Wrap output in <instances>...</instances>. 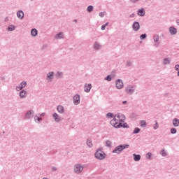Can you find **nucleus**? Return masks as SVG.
<instances>
[{
    "label": "nucleus",
    "mask_w": 179,
    "mask_h": 179,
    "mask_svg": "<svg viewBox=\"0 0 179 179\" xmlns=\"http://www.w3.org/2000/svg\"><path fill=\"white\" fill-rule=\"evenodd\" d=\"M125 122V115L122 113H117L113 116V120L110 122V125L117 129V126L122 122Z\"/></svg>",
    "instance_id": "f257e3e1"
},
{
    "label": "nucleus",
    "mask_w": 179,
    "mask_h": 179,
    "mask_svg": "<svg viewBox=\"0 0 179 179\" xmlns=\"http://www.w3.org/2000/svg\"><path fill=\"white\" fill-rule=\"evenodd\" d=\"M129 148V145L128 144H123L117 145L115 148V149L112 151V153H116L117 155H120L121 152L125 149H128Z\"/></svg>",
    "instance_id": "f03ea898"
},
{
    "label": "nucleus",
    "mask_w": 179,
    "mask_h": 179,
    "mask_svg": "<svg viewBox=\"0 0 179 179\" xmlns=\"http://www.w3.org/2000/svg\"><path fill=\"white\" fill-rule=\"evenodd\" d=\"M136 89V85H129L125 87L124 92L128 96H132L135 93Z\"/></svg>",
    "instance_id": "7ed1b4c3"
},
{
    "label": "nucleus",
    "mask_w": 179,
    "mask_h": 179,
    "mask_svg": "<svg viewBox=\"0 0 179 179\" xmlns=\"http://www.w3.org/2000/svg\"><path fill=\"white\" fill-rule=\"evenodd\" d=\"M94 156L98 160H104V159H106V153L100 149L96 150Z\"/></svg>",
    "instance_id": "20e7f679"
},
{
    "label": "nucleus",
    "mask_w": 179,
    "mask_h": 179,
    "mask_svg": "<svg viewBox=\"0 0 179 179\" xmlns=\"http://www.w3.org/2000/svg\"><path fill=\"white\" fill-rule=\"evenodd\" d=\"M73 171L76 174H80L83 171V166L80 164H76L73 166Z\"/></svg>",
    "instance_id": "39448f33"
},
{
    "label": "nucleus",
    "mask_w": 179,
    "mask_h": 179,
    "mask_svg": "<svg viewBox=\"0 0 179 179\" xmlns=\"http://www.w3.org/2000/svg\"><path fill=\"white\" fill-rule=\"evenodd\" d=\"M34 117V110H28L24 115L25 120H31Z\"/></svg>",
    "instance_id": "423d86ee"
},
{
    "label": "nucleus",
    "mask_w": 179,
    "mask_h": 179,
    "mask_svg": "<svg viewBox=\"0 0 179 179\" xmlns=\"http://www.w3.org/2000/svg\"><path fill=\"white\" fill-rule=\"evenodd\" d=\"M26 86H27V83L26 81H22L20 83L19 86H17L15 87V90L17 92H20L23 90V89H24Z\"/></svg>",
    "instance_id": "0eeeda50"
},
{
    "label": "nucleus",
    "mask_w": 179,
    "mask_h": 179,
    "mask_svg": "<svg viewBox=\"0 0 179 179\" xmlns=\"http://www.w3.org/2000/svg\"><path fill=\"white\" fill-rule=\"evenodd\" d=\"M115 87L119 90L124 88V82H122V80L117 79L115 81Z\"/></svg>",
    "instance_id": "6e6552de"
},
{
    "label": "nucleus",
    "mask_w": 179,
    "mask_h": 179,
    "mask_svg": "<svg viewBox=\"0 0 179 179\" xmlns=\"http://www.w3.org/2000/svg\"><path fill=\"white\" fill-rule=\"evenodd\" d=\"M73 101L74 106H78V104H80V96L79 94L74 95L73 98Z\"/></svg>",
    "instance_id": "1a4fd4ad"
},
{
    "label": "nucleus",
    "mask_w": 179,
    "mask_h": 179,
    "mask_svg": "<svg viewBox=\"0 0 179 179\" xmlns=\"http://www.w3.org/2000/svg\"><path fill=\"white\" fill-rule=\"evenodd\" d=\"M139 29H141V24H139V22L135 21L133 22L132 24V29L134 31H138Z\"/></svg>",
    "instance_id": "9d476101"
},
{
    "label": "nucleus",
    "mask_w": 179,
    "mask_h": 179,
    "mask_svg": "<svg viewBox=\"0 0 179 179\" xmlns=\"http://www.w3.org/2000/svg\"><path fill=\"white\" fill-rule=\"evenodd\" d=\"M93 48L95 51H100V50L103 48V45L98 41H95L93 44Z\"/></svg>",
    "instance_id": "9b49d317"
},
{
    "label": "nucleus",
    "mask_w": 179,
    "mask_h": 179,
    "mask_svg": "<svg viewBox=\"0 0 179 179\" xmlns=\"http://www.w3.org/2000/svg\"><path fill=\"white\" fill-rule=\"evenodd\" d=\"M46 79L48 82H52V79H54V71H50L47 73Z\"/></svg>",
    "instance_id": "f8f14e48"
},
{
    "label": "nucleus",
    "mask_w": 179,
    "mask_h": 179,
    "mask_svg": "<svg viewBox=\"0 0 179 179\" xmlns=\"http://www.w3.org/2000/svg\"><path fill=\"white\" fill-rule=\"evenodd\" d=\"M52 118L54 119L55 122H60L61 120H62V118L59 115H57V113H54L52 114Z\"/></svg>",
    "instance_id": "ddd939ff"
},
{
    "label": "nucleus",
    "mask_w": 179,
    "mask_h": 179,
    "mask_svg": "<svg viewBox=\"0 0 179 179\" xmlns=\"http://www.w3.org/2000/svg\"><path fill=\"white\" fill-rule=\"evenodd\" d=\"M26 96H27V91L22 90L19 93V96L20 99H26Z\"/></svg>",
    "instance_id": "4468645a"
},
{
    "label": "nucleus",
    "mask_w": 179,
    "mask_h": 179,
    "mask_svg": "<svg viewBox=\"0 0 179 179\" xmlns=\"http://www.w3.org/2000/svg\"><path fill=\"white\" fill-rule=\"evenodd\" d=\"M92 90V84H85L84 85V91L85 93H89Z\"/></svg>",
    "instance_id": "2eb2a0df"
},
{
    "label": "nucleus",
    "mask_w": 179,
    "mask_h": 179,
    "mask_svg": "<svg viewBox=\"0 0 179 179\" xmlns=\"http://www.w3.org/2000/svg\"><path fill=\"white\" fill-rule=\"evenodd\" d=\"M169 33L171 36H175V34H177V29L174 27H170Z\"/></svg>",
    "instance_id": "dca6fc26"
},
{
    "label": "nucleus",
    "mask_w": 179,
    "mask_h": 179,
    "mask_svg": "<svg viewBox=\"0 0 179 179\" xmlns=\"http://www.w3.org/2000/svg\"><path fill=\"white\" fill-rule=\"evenodd\" d=\"M17 17H18V19H23L24 17V13L23 12V10H18L17 12Z\"/></svg>",
    "instance_id": "f3484780"
},
{
    "label": "nucleus",
    "mask_w": 179,
    "mask_h": 179,
    "mask_svg": "<svg viewBox=\"0 0 179 179\" xmlns=\"http://www.w3.org/2000/svg\"><path fill=\"white\" fill-rule=\"evenodd\" d=\"M57 110L58 111V113H59V114H64V111H65V108H64V106L59 105L57 107Z\"/></svg>",
    "instance_id": "a211bd4d"
},
{
    "label": "nucleus",
    "mask_w": 179,
    "mask_h": 179,
    "mask_svg": "<svg viewBox=\"0 0 179 179\" xmlns=\"http://www.w3.org/2000/svg\"><path fill=\"white\" fill-rule=\"evenodd\" d=\"M37 34H38V31L36 28H34L31 30V36L32 37H36Z\"/></svg>",
    "instance_id": "6ab92c4d"
},
{
    "label": "nucleus",
    "mask_w": 179,
    "mask_h": 179,
    "mask_svg": "<svg viewBox=\"0 0 179 179\" xmlns=\"http://www.w3.org/2000/svg\"><path fill=\"white\" fill-rule=\"evenodd\" d=\"M117 129L118 128H129V125H128L127 123H120L117 127Z\"/></svg>",
    "instance_id": "aec40b11"
},
{
    "label": "nucleus",
    "mask_w": 179,
    "mask_h": 179,
    "mask_svg": "<svg viewBox=\"0 0 179 179\" xmlns=\"http://www.w3.org/2000/svg\"><path fill=\"white\" fill-rule=\"evenodd\" d=\"M145 13H146L145 11V8H142L141 9L138 10V11H137V15L138 16H141L142 17V16H143L145 15Z\"/></svg>",
    "instance_id": "412c9836"
},
{
    "label": "nucleus",
    "mask_w": 179,
    "mask_h": 179,
    "mask_svg": "<svg viewBox=\"0 0 179 179\" xmlns=\"http://www.w3.org/2000/svg\"><path fill=\"white\" fill-rule=\"evenodd\" d=\"M15 29H16V26L13 24L9 25L7 28L8 31H13Z\"/></svg>",
    "instance_id": "4be33fe9"
},
{
    "label": "nucleus",
    "mask_w": 179,
    "mask_h": 179,
    "mask_svg": "<svg viewBox=\"0 0 179 179\" xmlns=\"http://www.w3.org/2000/svg\"><path fill=\"white\" fill-rule=\"evenodd\" d=\"M55 76L57 79H61V78L64 76V73L61 71H57V73L55 74Z\"/></svg>",
    "instance_id": "5701e85b"
},
{
    "label": "nucleus",
    "mask_w": 179,
    "mask_h": 179,
    "mask_svg": "<svg viewBox=\"0 0 179 179\" xmlns=\"http://www.w3.org/2000/svg\"><path fill=\"white\" fill-rule=\"evenodd\" d=\"M133 157L135 162H139L141 160V155L133 154Z\"/></svg>",
    "instance_id": "b1692460"
},
{
    "label": "nucleus",
    "mask_w": 179,
    "mask_h": 179,
    "mask_svg": "<svg viewBox=\"0 0 179 179\" xmlns=\"http://www.w3.org/2000/svg\"><path fill=\"white\" fill-rule=\"evenodd\" d=\"M173 127H179V120L177 118H174L173 120Z\"/></svg>",
    "instance_id": "393cba45"
},
{
    "label": "nucleus",
    "mask_w": 179,
    "mask_h": 179,
    "mask_svg": "<svg viewBox=\"0 0 179 179\" xmlns=\"http://www.w3.org/2000/svg\"><path fill=\"white\" fill-rule=\"evenodd\" d=\"M64 38V34L62 32H59L55 36V38L56 40H58L59 38Z\"/></svg>",
    "instance_id": "a878e982"
},
{
    "label": "nucleus",
    "mask_w": 179,
    "mask_h": 179,
    "mask_svg": "<svg viewBox=\"0 0 179 179\" xmlns=\"http://www.w3.org/2000/svg\"><path fill=\"white\" fill-rule=\"evenodd\" d=\"M34 119L35 122H36V124H38L40 122V121H43V119L37 115H35L34 117Z\"/></svg>",
    "instance_id": "bb28decb"
},
{
    "label": "nucleus",
    "mask_w": 179,
    "mask_h": 179,
    "mask_svg": "<svg viewBox=\"0 0 179 179\" xmlns=\"http://www.w3.org/2000/svg\"><path fill=\"white\" fill-rule=\"evenodd\" d=\"M86 144L88 146V148H93V143L92 142V140L87 139Z\"/></svg>",
    "instance_id": "cd10ccee"
},
{
    "label": "nucleus",
    "mask_w": 179,
    "mask_h": 179,
    "mask_svg": "<svg viewBox=\"0 0 179 179\" xmlns=\"http://www.w3.org/2000/svg\"><path fill=\"white\" fill-rule=\"evenodd\" d=\"M163 64L164 65H170V59L169 58H164L163 59Z\"/></svg>",
    "instance_id": "c85d7f7f"
},
{
    "label": "nucleus",
    "mask_w": 179,
    "mask_h": 179,
    "mask_svg": "<svg viewBox=\"0 0 179 179\" xmlns=\"http://www.w3.org/2000/svg\"><path fill=\"white\" fill-rule=\"evenodd\" d=\"M153 40L155 43H159V40H160V38L159 37V34H155L153 36Z\"/></svg>",
    "instance_id": "c756f323"
},
{
    "label": "nucleus",
    "mask_w": 179,
    "mask_h": 179,
    "mask_svg": "<svg viewBox=\"0 0 179 179\" xmlns=\"http://www.w3.org/2000/svg\"><path fill=\"white\" fill-rule=\"evenodd\" d=\"M134 65V62L131 61V60H127L126 62V66L127 68H129V66H132Z\"/></svg>",
    "instance_id": "7c9ffc66"
},
{
    "label": "nucleus",
    "mask_w": 179,
    "mask_h": 179,
    "mask_svg": "<svg viewBox=\"0 0 179 179\" xmlns=\"http://www.w3.org/2000/svg\"><path fill=\"white\" fill-rule=\"evenodd\" d=\"M112 142L110 140H106V143H105V146H106V148H111V145H112Z\"/></svg>",
    "instance_id": "2f4dec72"
},
{
    "label": "nucleus",
    "mask_w": 179,
    "mask_h": 179,
    "mask_svg": "<svg viewBox=\"0 0 179 179\" xmlns=\"http://www.w3.org/2000/svg\"><path fill=\"white\" fill-rule=\"evenodd\" d=\"M106 118H114V113H108L106 114Z\"/></svg>",
    "instance_id": "473e14b6"
},
{
    "label": "nucleus",
    "mask_w": 179,
    "mask_h": 179,
    "mask_svg": "<svg viewBox=\"0 0 179 179\" xmlns=\"http://www.w3.org/2000/svg\"><path fill=\"white\" fill-rule=\"evenodd\" d=\"M87 10L89 13H91V12H93V6H88L87 8Z\"/></svg>",
    "instance_id": "72a5a7b5"
},
{
    "label": "nucleus",
    "mask_w": 179,
    "mask_h": 179,
    "mask_svg": "<svg viewBox=\"0 0 179 179\" xmlns=\"http://www.w3.org/2000/svg\"><path fill=\"white\" fill-rule=\"evenodd\" d=\"M140 124H141V127H142V128L146 127V121H145V120H141V121L140 122Z\"/></svg>",
    "instance_id": "f704fd0d"
},
{
    "label": "nucleus",
    "mask_w": 179,
    "mask_h": 179,
    "mask_svg": "<svg viewBox=\"0 0 179 179\" xmlns=\"http://www.w3.org/2000/svg\"><path fill=\"white\" fill-rule=\"evenodd\" d=\"M141 132V129L139 127H136L133 131L134 134H139Z\"/></svg>",
    "instance_id": "c9c22d12"
},
{
    "label": "nucleus",
    "mask_w": 179,
    "mask_h": 179,
    "mask_svg": "<svg viewBox=\"0 0 179 179\" xmlns=\"http://www.w3.org/2000/svg\"><path fill=\"white\" fill-rule=\"evenodd\" d=\"M171 134H172V135H174L176 134H177V129L173 127L171 129Z\"/></svg>",
    "instance_id": "e433bc0d"
},
{
    "label": "nucleus",
    "mask_w": 179,
    "mask_h": 179,
    "mask_svg": "<svg viewBox=\"0 0 179 179\" xmlns=\"http://www.w3.org/2000/svg\"><path fill=\"white\" fill-rule=\"evenodd\" d=\"M146 159H148V160L152 159V152H148L146 154Z\"/></svg>",
    "instance_id": "4c0bfd02"
},
{
    "label": "nucleus",
    "mask_w": 179,
    "mask_h": 179,
    "mask_svg": "<svg viewBox=\"0 0 179 179\" xmlns=\"http://www.w3.org/2000/svg\"><path fill=\"white\" fill-rule=\"evenodd\" d=\"M148 37V34H143L140 36V40H145Z\"/></svg>",
    "instance_id": "58836bf2"
},
{
    "label": "nucleus",
    "mask_w": 179,
    "mask_h": 179,
    "mask_svg": "<svg viewBox=\"0 0 179 179\" xmlns=\"http://www.w3.org/2000/svg\"><path fill=\"white\" fill-rule=\"evenodd\" d=\"M51 171H52V173H55V171H58V167H57V166H52L51 167Z\"/></svg>",
    "instance_id": "ea45409f"
},
{
    "label": "nucleus",
    "mask_w": 179,
    "mask_h": 179,
    "mask_svg": "<svg viewBox=\"0 0 179 179\" xmlns=\"http://www.w3.org/2000/svg\"><path fill=\"white\" fill-rule=\"evenodd\" d=\"M161 155H162V156L163 157H166V156H167V153L166 152V150H162L161 151Z\"/></svg>",
    "instance_id": "a19ab883"
},
{
    "label": "nucleus",
    "mask_w": 179,
    "mask_h": 179,
    "mask_svg": "<svg viewBox=\"0 0 179 179\" xmlns=\"http://www.w3.org/2000/svg\"><path fill=\"white\" fill-rule=\"evenodd\" d=\"M104 80H108V82H111V76L108 75L105 78Z\"/></svg>",
    "instance_id": "79ce46f5"
},
{
    "label": "nucleus",
    "mask_w": 179,
    "mask_h": 179,
    "mask_svg": "<svg viewBox=\"0 0 179 179\" xmlns=\"http://www.w3.org/2000/svg\"><path fill=\"white\" fill-rule=\"evenodd\" d=\"M106 26H108V22H106L105 24H103V25L101 27V30H106Z\"/></svg>",
    "instance_id": "37998d69"
},
{
    "label": "nucleus",
    "mask_w": 179,
    "mask_h": 179,
    "mask_svg": "<svg viewBox=\"0 0 179 179\" xmlns=\"http://www.w3.org/2000/svg\"><path fill=\"white\" fill-rule=\"evenodd\" d=\"M154 129H157V128H159V123L157 122V120L155 121V124H154L153 127Z\"/></svg>",
    "instance_id": "c03bdc74"
},
{
    "label": "nucleus",
    "mask_w": 179,
    "mask_h": 179,
    "mask_svg": "<svg viewBox=\"0 0 179 179\" xmlns=\"http://www.w3.org/2000/svg\"><path fill=\"white\" fill-rule=\"evenodd\" d=\"M100 17H104V12L99 13Z\"/></svg>",
    "instance_id": "a18cd8bd"
},
{
    "label": "nucleus",
    "mask_w": 179,
    "mask_h": 179,
    "mask_svg": "<svg viewBox=\"0 0 179 179\" xmlns=\"http://www.w3.org/2000/svg\"><path fill=\"white\" fill-rule=\"evenodd\" d=\"M175 71H179V64L175 66Z\"/></svg>",
    "instance_id": "49530a36"
},
{
    "label": "nucleus",
    "mask_w": 179,
    "mask_h": 179,
    "mask_svg": "<svg viewBox=\"0 0 179 179\" xmlns=\"http://www.w3.org/2000/svg\"><path fill=\"white\" fill-rule=\"evenodd\" d=\"M6 79V78L5 76H1L0 77V81L1 80H5Z\"/></svg>",
    "instance_id": "de8ad7c7"
},
{
    "label": "nucleus",
    "mask_w": 179,
    "mask_h": 179,
    "mask_svg": "<svg viewBox=\"0 0 179 179\" xmlns=\"http://www.w3.org/2000/svg\"><path fill=\"white\" fill-rule=\"evenodd\" d=\"M48 45H43L41 48V50H45L47 48Z\"/></svg>",
    "instance_id": "09e8293b"
},
{
    "label": "nucleus",
    "mask_w": 179,
    "mask_h": 179,
    "mask_svg": "<svg viewBox=\"0 0 179 179\" xmlns=\"http://www.w3.org/2000/svg\"><path fill=\"white\" fill-rule=\"evenodd\" d=\"M129 17H131V18L135 17V13H131V14L129 15Z\"/></svg>",
    "instance_id": "8fccbe9b"
},
{
    "label": "nucleus",
    "mask_w": 179,
    "mask_h": 179,
    "mask_svg": "<svg viewBox=\"0 0 179 179\" xmlns=\"http://www.w3.org/2000/svg\"><path fill=\"white\" fill-rule=\"evenodd\" d=\"M138 1H139V0H131V2H132L133 3H135L138 2Z\"/></svg>",
    "instance_id": "3c124183"
},
{
    "label": "nucleus",
    "mask_w": 179,
    "mask_h": 179,
    "mask_svg": "<svg viewBox=\"0 0 179 179\" xmlns=\"http://www.w3.org/2000/svg\"><path fill=\"white\" fill-rule=\"evenodd\" d=\"M39 115L40 117H44V115H45V113H42Z\"/></svg>",
    "instance_id": "603ef678"
},
{
    "label": "nucleus",
    "mask_w": 179,
    "mask_h": 179,
    "mask_svg": "<svg viewBox=\"0 0 179 179\" xmlns=\"http://www.w3.org/2000/svg\"><path fill=\"white\" fill-rule=\"evenodd\" d=\"M122 103L123 105H125V104H127V103H128V101H123Z\"/></svg>",
    "instance_id": "864d4df0"
},
{
    "label": "nucleus",
    "mask_w": 179,
    "mask_h": 179,
    "mask_svg": "<svg viewBox=\"0 0 179 179\" xmlns=\"http://www.w3.org/2000/svg\"><path fill=\"white\" fill-rule=\"evenodd\" d=\"M176 23H177L178 26H179V20H176Z\"/></svg>",
    "instance_id": "5fc2aeb1"
},
{
    "label": "nucleus",
    "mask_w": 179,
    "mask_h": 179,
    "mask_svg": "<svg viewBox=\"0 0 179 179\" xmlns=\"http://www.w3.org/2000/svg\"><path fill=\"white\" fill-rule=\"evenodd\" d=\"M74 22H75L76 23H78V20H74Z\"/></svg>",
    "instance_id": "6e6d98bb"
},
{
    "label": "nucleus",
    "mask_w": 179,
    "mask_h": 179,
    "mask_svg": "<svg viewBox=\"0 0 179 179\" xmlns=\"http://www.w3.org/2000/svg\"><path fill=\"white\" fill-rule=\"evenodd\" d=\"M178 76H179V70H178Z\"/></svg>",
    "instance_id": "4d7b16f0"
},
{
    "label": "nucleus",
    "mask_w": 179,
    "mask_h": 179,
    "mask_svg": "<svg viewBox=\"0 0 179 179\" xmlns=\"http://www.w3.org/2000/svg\"><path fill=\"white\" fill-rule=\"evenodd\" d=\"M2 85V82H1V80H0V85Z\"/></svg>",
    "instance_id": "13d9d810"
},
{
    "label": "nucleus",
    "mask_w": 179,
    "mask_h": 179,
    "mask_svg": "<svg viewBox=\"0 0 179 179\" xmlns=\"http://www.w3.org/2000/svg\"><path fill=\"white\" fill-rule=\"evenodd\" d=\"M3 134H5V131H3Z\"/></svg>",
    "instance_id": "bf43d9fd"
},
{
    "label": "nucleus",
    "mask_w": 179,
    "mask_h": 179,
    "mask_svg": "<svg viewBox=\"0 0 179 179\" xmlns=\"http://www.w3.org/2000/svg\"><path fill=\"white\" fill-rule=\"evenodd\" d=\"M31 1H33V0H31Z\"/></svg>",
    "instance_id": "052dcab7"
}]
</instances>
